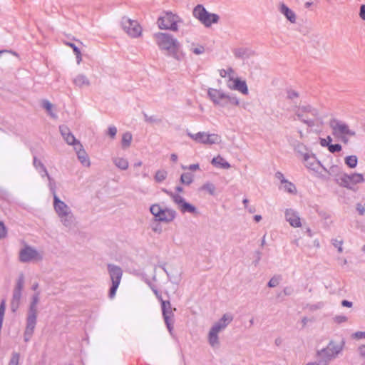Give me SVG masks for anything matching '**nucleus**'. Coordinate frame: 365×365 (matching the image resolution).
Listing matches in <instances>:
<instances>
[{"label":"nucleus","instance_id":"obj_22","mask_svg":"<svg viewBox=\"0 0 365 365\" xmlns=\"http://www.w3.org/2000/svg\"><path fill=\"white\" fill-rule=\"evenodd\" d=\"M175 216L176 212L174 210L163 208L162 212L156 220L159 222H170L175 218Z\"/></svg>","mask_w":365,"mask_h":365},{"label":"nucleus","instance_id":"obj_47","mask_svg":"<svg viewBox=\"0 0 365 365\" xmlns=\"http://www.w3.org/2000/svg\"><path fill=\"white\" fill-rule=\"evenodd\" d=\"M332 141V138L330 136H328L327 138H322L320 140V145L322 147H327L329 148V145H331Z\"/></svg>","mask_w":365,"mask_h":365},{"label":"nucleus","instance_id":"obj_15","mask_svg":"<svg viewBox=\"0 0 365 365\" xmlns=\"http://www.w3.org/2000/svg\"><path fill=\"white\" fill-rule=\"evenodd\" d=\"M24 287V277L23 274H21L16 280V285L13 290L11 301V309L13 312H16L20 307Z\"/></svg>","mask_w":365,"mask_h":365},{"label":"nucleus","instance_id":"obj_59","mask_svg":"<svg viewBox=\"0 0 365 365\" xmlns=\"http://www.w3.org/2000/svg\"><path fill=\"white\" fill-rule=\"evenodd\" d=\"M359 16L361 19L365 20V5H361L360 7Z\"/></svg>","mask_w":365,"mask_h":365},{"label":"nucleus","instance_id":"obj_62","mask_svg":"<svg viewBox=\"0 0 365 365\" xmlns=\"http://www.w3.org/2000/svg\"><path fill=\"white\" fill-rule=\"evenodd\" d=\"M284 293L285 295H290L292 294V289L290 287H285L284 289Z\"/></svg>","mask_w":365,"mask_h":365},{"label":"nucleus","instance_id":"obj_27","mask_svg":"<svg viewBox=\"0 0 365 365\" xmlns=\"http://www.w3.org/2000/svg\"><path fill=\"white\" fill-rule=\"evenodd\" d=\"M206 9L202 4H197L192 11L193 16L197 19L200 22L204 18L205 14L207 13Z\"/></svg>","mask_w":365,"mask_h":365},{"label":"nucleus","instance_id":"obj_1","mask_svg":"<svg viewBox=\"0 0 365 365\" xmlns=\"http://www.w3.org/2000/svg\"><path fill=\"white\" fill-rule=\"evenodd\" d=\"M153 36L160 50L167 51V55L178 61L183 60L185 54L182 45L172 34L158 32Z\"/></svg>","mask_w":365,"mask_h":365},{"label":"nucleus","instance_id":"obj_52","mask_svg":"<svg viewBox=\"0 0 365 365\" xmlns=\"http://www.w3.org/2000/svg\"><path fill=\"white\" fill-rule=\"evenodd\" d=\"M145 120L148 123H153V122H158L160 121L158 120L155 116H148L146 113L143 114Z\"/></svg>","mask_w":365,"mask_h":365},{"label":"nucleus","instance_id":"obj_60","mask_svg":"<svg viewBox=\"0 0 365 365\" xmlns=\"http://www.w3.org/2000/svg\"><path fill=\"white\" fill-rule=\"evenodd\" d=\"M354 336L357 339L365 338V332L364 331H357L354 333Z\"/></svg>","mask_w":365,"mask_h":365},{"label":"nucleus","instance_id":"obj_36","mask_svg":"<svg viewBox=\"0 0 365 365\" xmlns=\"http://www.w3.org/2000/svg\"><path fill=\"white\" fill-rule=\"evenodd\" d=\"M132 134L130 132H126L122 136V146L123 148H128L130 145L132 141Z\"/></svg>","mask_w":365,"mask_h":365},{"label":"nucleus","instance_id":"obj_64","mask_svg":"<svg viewBox=\"0 0 365 365\" xmlns=\"http://www.w3.org/2000/svg\"><path fill=\"white\" fill-rule=\"evenodd\" d=\"M170 160L173 162H176L178 160V155L175 153L171 154Z\"/></svg>","mask_w":365,"mask_h":365},{"label":"nucleus","instance_id":"obj_32","mask_svg":"<svg viewBox=\"0 0 365 365\" xmlns=\"http://www.w3.org/2000/svg\"><path fill=\"white\" fill-rule=\"evenodd\" d=\"M34 166L35 168L38 171L40 175H47L48 171L45 165L43 164V163L38 160L36 156L34 157V162H33Z\"/></svg>","mask_w":365,"mask_h":365},{"label":"nucleus","instance_id":"obj_12","mask_svg":"<svg viewBox=\"0 0 365 365\" xmlns=\"http://www.w3.org/2000/svg\"><path fill=\"white\" fill-rule=\"evenodd\" d=\"M335 181L340 186L351 190L355 185L364 182L365 179L363 175L360 173H353L351 175L340 173L336 176Z\"/></svg>","mask_w":365,"mask_h":365},{"label":"nucleus","instance_id":"obj_21","mask_svg":"<svg viewBox=\"0 0 365 365\" xmlns=\"http://www.w3.org/2000/svg\"><path fill=\"white\" fill-rule=\"evenodd\" d=\"M75 150L76 152L78 159L82 163L83 165L89 167L91 165L89 158L83 148L81 143H77V146H75Z\"/></svg>","mask_w":365,"mask_h":365},{"label":"nucleus","instance_id":"obj_48","mask_svg":"<svg viewBox=\"0 0 365 365\" xmlns=\"http://www.w3.org/2000/svg\"><path fill=\"white\" fill-rule=\"evenodd\" d=\"M6 236V229L4 224L0 222V239L4 238Z\"/></svg>","mask_w":365,"mask_h":365},{"label":"nucleus","instance_id":"obj_51","mask_svg":"<svg viewBox=\"0 0 365 365\" xmlns=\"http://www.w3.org/2000/svg\"><path fill=\"white\" fill-rule=\"evenodd\" d=\"M324 306V302H319L315 304L311 305L310 310L314 311V310H317V309H320L323 308Z\"/></svg>","mask_w":365,"mask_h":365},{"label":"nucleus","instance_id":"obj_37","mask_svg":"<svg viewBox=\"0 0 365 365\" xmlns=\"http://www.w3.org/2000/svg\"><path fill=\"white\" fill-rule=\"evenodd\" d=\"M358 159L356 155H349L345 158V163L351 168H354L357 165Z\"/></svg>","mask_w":365,"mask_h":365},{"label":"nucleus","instance_id":"obj_24","mask_svg":"<svg viewBox=\"0 0 365 365\" xmlns=\"http://www.w3.org/2000/svg\"><path fill=\"white\" fill-rule=\"evenodd\" d=\"M279 11L291 23L296 22L297 17L295 13L284 4H281Z\"/></svg>","mask_w":365,"mask_h":365},{"label":"nucleus","instance_id":"obj_13","mask_svg":"<svg viewBox=\"0 0 365 365\" xmlns=\"http://www.w3.org/2000/svg\"><path fill=\"white\" fill-rule=\"evenodd\" d=\"M43 259V254L39 252L35 247L26 245L20 250L19 260L22 263L31 262H39Z\"/></svg>","mask_w":365,"mask_h":365},{"label":"nucleus","instance_id":"obj_4","mask_svg":"<svg viewBox=\"0 0 365 365\" xmlns=\"http://www.w3.org/2000/svg\"><path fill=\"white\" fill-rule=\"evenodd\" d=\"M207 96L215 106L226 108L228 104L239 106L240 99L235 94H230L222 89L209 88Z\"/></svg>","mask_w":365,"mask_h":365},{"label":"nucleus","instance_id":"obj_58","mask_svg":"<svg viewBox=\"0 0 365 365\" xmlns=\"http://www.w3.org/2000/svg\"><path fill=\"white\" fill-rule=\"evenodd\" d=\"M356 210L359 212V213L361 215H363L365 212V208L364 207L361 205V204H357L356 205Z\"/></svg>","mask_w":365,"mask_h":365},{"label":"nucleus","instance_id":"obj_40","mask_svg":"<svg viewBox=\"0 0 365 365\" xmlns=\"http://www.w3.org/2000/svg\"><path fill=\"white\" fill-rule=\"evenodd\" d=\"M202 190L207 191L210 195H213L215 190V185L211 182H206L205 183L202 187Z\"/></svg>","mask_w":365,"mask_h":365},{"label":"nucleus","instance_id":"obj_9","mask_svg":"<svg viewBox=\"0 0 365 365\" xmlns=\"http://www.w3.org/2000/svg\"><path fill=\"white\" fill-rule=\"evenodd\" d=\"M298 120L308 126L314 125V120L318 116V110L310 105L301 106L294 110Z\"/></svg>","mask_w":365,"mask_h":365},{"label":"nucleus","instance_id":"obj_2","mask_svg":"<svg viewBox=\"0 0 365 365\" xmlns=\"http://www.w3.org/2000/svg\"><path fill=\"white\" fill-rule=\"evenodd\" d=\"M40 299V292H36L31 298L26 318V328L24 338L26 342L30 341L37 323L38 304Z\"/></svg>","mask_w":365,"mask_h":365},{"label":"nucleus","instance_id":"obj_10","mask_svg":"<svg viewBox=\"0 0 365 365\" xmlns=\"http://www.w3.org/2000/svg\"><path fill=\"white\" fill-rule=\"evenodd\" d=\"M297 153L302 158L307 168L317 172L319 167H322L324 170L326 168L318 160L314 154L308 150L304 146L299 145Z\"/></svg>","mask_w":365,"mask_h":365},{"label":"nucleus","instance_id":"obj_46","mask_svg":"<svg viewBox=\"0 0 365 365\" xmlns=\"http://www.w3.org/2000/svg\"><path fill=\"white\" fill-rule=\"evenodd\" d=\"M279 283V277H273L270 279V280L267 283V286L269 287H275Z\"/></svg>","mask_w":365,"mask_h":365},{"label":"nucleus","instance_id":"obj_18","mask_svg":"<svg viewBox=\"0 0 365 365\" xmlns=\"http://www.w3.org/2000/svg\"><path fill=\"white\" fill-rule=\"evenodd\" d=\"M285 218L293 227H300L302 226L299 213L293 209H287L285 210Z\"/></svg>","mask_w":365,"mask_h":365},{"label":"nucleus","instance_id":"obj_34","mask_svg":"<svg viewBox=\"0 0 365 365\" xmlns=\"http://www.w3.org/2000/svg\"><path fill=\"white\" fill-rule=\"evenodd\" d=\"M44 176H46L48 180V187L51 191V192L53 194V200H55V196H58L56 195V185L54 180L50 176L48 173L47 175H41V177L43 178Z\"/></svg>","mask_w":365,"mask_h":365},{"label":"nucleus","instance_id":"obj_20","mask_svg":"<svg viewBox=\"0 0 365 365\" xmlns=\"http://www.w3.org/2000/svg\"><path fill=\"white\" fill-rule=\"evenodd\" d=\"M230 81H233V84H227L229 88L231 90L238 91L244 95L248 94V88L245 81H242L240 78L234 79L232 77H230Z\"/></svg>","mask_w":365,"mask_h":365},{"label":"nucleus","instance_id":"obj_54","mask_svg":"<svg viewBox=\"0 0 365 365\" xmlns=\"http://www.w3.org/2000/svg\"><path fill=\"white\" fill-rule=\"evenodd\" d=\"M346 320V317L343 315H337L334 317V321L339 324L345 322Z\"/></svg>","mask_w":365,"mask_h":365},{"label":"nucleus","instance_id":"obj_55","mask_svg":"<svg viewBox=\"0 0 365 365\" xmlns=\"http://www.w3.org/2000/svg\"><path fill=\"white\" fill-rule=\"evenodd\" d=\"M67 45L72 48L73 53L75 55L80 54V49L73 43H68Z\"/></svg>","mask_w":365,"mask_h":365},{"label":"nucleus","instance_id":"obj_3","mask_svg":"<svg viewBox=\"0 0 365 365\" xmlns=\"http://www.w3.org/2000/svg\"><path fill=\"white\" fill-rule=\"evenodd\" d=\"M344 346V339H342L339 343L334 340H330L326 347L317 350L316 356L320 359L321 365H329L331 361L337 358L342 353Z\"/></svg>","mask_w":365,"mask_h":365},{"label":"nucleus","instance_id":"obj_26","mask_svg":"<svg viewBox=\"0 0 365 365\" xmlns=\"http://www.w3.org/2000/svg\"><path fill=\"white\" fill-rule=\"evenodd\" d=\"M253 52L247 48H238L234 50V55L238 58H248Z\"/></svg>","mask_w":365,"mask_h":365},{"label":"nucleus","instance_id":"obj_41","mask_svg":"<svg viewBox=\"0 0 365 365\" xmlns=\"http://www.w3.org/2000/svg\"><path fill=\"white\" fill-rule=\"evenodd\" d=\"M20 359V354L16 352H14L11 355L10 361L8 365H19Z\"/></svg>","mask_w":365,"mask_h":365},{"label":"nucleus","instance_id":"obj_23","mask_svg":"<svg viewBox=\"0 0 365 365\" xmlns=\"http://www.w3.org/2000/svg\"><path fill=\"white\" fill-rule=\"evenodd\" d=\"M220 17L216 14H212L207 11L204 18L200 21L202 24H203L205 27L208 28L212 26V24L218 23Z\"/></svg>","mask_w":365,"mask_h":365},{"label":"nucleus","instance_id":"obj_31","mask_svg":"<svg viewBox=\"0 0 365 365\" xmlns=\"http://www.w3.org/2000/svg\"><path fill=\"white\" fill-rule=\"evenodd\" d=\"M163 191L172 197L173 202L178 205V208L185 202V198L178 193H173L166 189H163Z\"/></svg>","mask_w":365,"mask_h":365},{"label":"nucleus","instance_id":"obj_16","mask_svg":"<svg viewBox=\"0 0 365 365\" xmlns=\"http://www.w3.org/2000/svg\"><path fill=\"white\" fill-rule=\"evenodd\" d=\"M187 135L195 142L206 145L216 144L220 141V136L214 133L207 134L205 132H198L197 133L192 134L187 130Z\"/></svg>","mask_w":365,"mask_h":365},{"label":"nucleus","instance_id":"obj_7","mask_svg":"<svg viewBox=\"0 0 365 365\" xmlns=\"http://www.w3.org/2000/svg\"><path fill=\"white\" fill-rule=\"evenodd\" d=\"M232 320L233 316L231 314L226 313L213 324L208 334V341L212 347L219 346L218 333L223 331Z\"/></svg>","mask_w":365,"mask_h":365},{"label":"nucleus","instance_id":"obj_8","mask_svg":"<svg viewBox=\"0 0 365 365\" xmlns=\"http://www.w3.org/2000/svg\"><path fill=\"white\" fill-rule=\"evenodd\" d=\"M157 23L160 29L177 31H178V24L182 23V19L171 11H164L158 19Z\"/></svg>","mask_w":365,"mask_h":365},{"label":"nucleus","instance_id":"obj_49","mask_svg":"<svg viewBox=\"0 0 365 365\" xmlns=\"http://www.w3.org/2000/svg\"><path fill=\"white\" fill-rule=\"evenodd\" d=\"M117 133V128L112 125V126H110L108 128V134L111 137V138H114L115 136Z\"/></svg>","mask_w":365,"mask_h":365},{"label":"nucleus","instance_id":"obj_57","mask_svg":"<svg viewBox=\"0 0 365 365\" xmlns=\"http://www.w3.org/2000/svg\"><path fill=\"white\" fill-rule=\"evenodd\" d=\"M358 352L361 357H365V344L358 348Z\"/></svg>","mask_w":365,"mask_h":365},{"label":"nucleus","instance_id":"obj_28","mask_svg":"<svg viewBox=\"0 0 365 365\" xmlns=\"http://www.w3.org/2000/svg\"><path fill=\"white\" fill-rule=\"evenodd\" d=\"M211 163L214 166L217 168H220L223 169H228L230 168V164L220 155H218L216 158H214L212 160Z\"/></svg>","mask_w":365,"mask_h":365},{"label":"nucleus","instance_id":"obj_11","mask_svg":"<svg viewBox=\"0 0 365 365\" xmlns=\"http://www.w3.org/2000/svg\"><path fill=\"white\" fill-rule=\"evenodd\" d=\"M107 267L112 282V285L109 289L108 297L113 299L120 283L123 270L119 266L113 264H108Z\"/></svg>","mask_w":365,"mask_h":365},{"label":"nucleus","instance_id":"obj_44","mask_svg":"<svg viewBox=\"0 0 365 365\" xmlns=\"http://www.w3.org/2000/svg\"><path fill=\"white\" fill-rule=\"evenodd\" d=\"M329 151L331 153H337L341 150V145L340 144H331L329 145Z\"/></svg>","mask_w":365,"mask_h":365},{"label":"nucleus","instance_id":"obj_25","mask_svg":"<svg viewBox=\"0 0 365 365\" xmlns=\"http://www.w3.org/2000/svg\"><path fill=\"white\" fill-rule=\"evenodd\" d=\"M73 84L78 87L83 88L84 86H89L91 83L89 79L84 74H78L73 79Z\"/></svg>","mask_w":365,"mask_h":365},{"label":"nucleus","instance_id":"obj_38","mask_svg":"<svg viewBox=\"0 0 365 365\" xmlns=\"http://www.w3.org/2000/svg\"><path fill=\"white\" fill-rule=\"evenodd\" d=\"M163 210V208H162L158 204L152 205L150 207L151 214L153 215L156 219L158 218Z\"/></svg>","mask_w":365,"mask_h":365},{"label":"nucleus","instance_id":"obj_56","mask_svg":"<svg viewBox=\"0 0 365 365\" xmlns=\"http://www.w3.org/2000/svg\"><path fill=\"white\" fill-rule=\"evenodd\" d=\"M182 169L188 168L190 170H197L200 168V166H199V164L196 163V164L190 165L188 168H187L186 166H182Z\"/></svg>","mask_w":365,"mask_h":365},{"label":"nucleus","instance_id":"obj_63","mask_svg":"<svg viewBox=\"0 0 365 365\" xmlns=\"http://www.w3.org/2000/svg\"><path fill=\"white\" fill-rule=\"evenodd\" d=\"M220 75L221 77L225 78L227 75V71L225 69H221L220 71Z\"/></svg>","mask_w":365,"mask_h":365},{"label":"nucleus","instance_id":"obj_61","mask_svg":"<svg viewBox=\"0 0 365 365\" xmlns=\"http://www.w3.org/2000/svg\"><path fill=\"white\" fill-rule=\"evenodd\" d=\"M341 305L343 307H351L352 306V302L348 300H343L341 302Z\"/></svg>","mask_w":365,"mask_h":365},{"label":"nucleus","instance_id":"obj_14","mask_svg":"<svg viewBox=\"0 0 365 365\" xmlns=\"http://www.w3.org/2000/svg\"><path fill=\"white\" fill-rule=\"evenodd\" d=\"M160 301L161 302L162 314L165 324L170 334H172L174 324V312L176 311V308H173L170 302L163 300L162 297H160Z\"/></svg>","mask_w":365,"mask_h":365},{"label":"nucleus","instance_id":"obj_29","mask_svg":"<svg viewBox=\"0 0 365 365\" xmlns=\"http://www.w3.org/2000/svg\"><path fill=\"white\" fill-rule=\"evenodd\" d=\"M113 163L115 165L122 170H125L128 169L129 163L127 159L120 157L113 158Z\"/></svg>","mask_w":365,"mask_h":365},{"label":"nucleus","instance_id":"obj_19","mask_svg":"<svg viewBox=\"0 0 365 365\" xmlns=\"http://www.w3.org/2000/svg\"><path fill=\"white\" fill-rule=\"evenodd\" d=\"M59 130L64 140L68 145H72L75 148V146H77V143H81L78 140H76L73 134L66 125H60Z\"/></svg>","mask_w":365,"mask_h":365},{"label":"nucleus","instance_id":"obj_50","mask_svg":"<svg viewBox=\"0 0 365 365\" xmlns=\"http://www.w3.org/2000/svg\"><path fill=\"white\" fill-rule=\"evenodd\" d=\"M333 245L338 249L339 252H342V242L337 240H334Z\"/></svg>","mask_w":365,"mask_h":365},{"label":"nucleus","instance_id":"obj_39","mask_svg":"<svg viewBox=\"0 0 365 365\" xmlns=\"http://www.w3.org/2000/svg\"><path fill=\"white\" fill-rule=\"evenodd\" d=\"M284 190L291 194L296 192V187L295 185L291 182L287 180V182H284Z\"/></svg>","mask_w":365,"mask_h":365},{"label":"nucleus","instance_id":"obj_53","mask_svg":"<svg viewBox=\"0 0 365 365\" xmlns=\"http://www.w3.org/2000/svg\"><path fill=\"white\" fill-rule=\"evenodd\" d=\"M275 178L279 180L282 184L284 182H287V180L284 178L283 173L279 171L275 173Z\"/></svg>","mask_w":365,"mask_h":365},{"label":"nucleus","instance_id":"obj_5","mask_svg":"<svg viewBox=\"0 0 365 365\" xmlns=\"http://www.w3.org/2000/svg\"><path fill=\"white\" fill-rule=\"evenodd\" d=\"M53 209L58 215L62 225L68 230L75 226L76 218L68 205L58 196H55L53 200Z\"/></svg>","mask_w":365,"mask_h":365},{"label":"nucleus","instance_id":"obj_17","mask_svg":"<svg viewBox=\"0 0 365 365\" xmlns=\"http://www.w3.org/2000/svg\"><path fill=\"white\" fill-rule=\"evenodd\" d=\"M121 25L123 30L133 38L139 37L142 34V28L136 21L123 17L121 20Z\"/></svg>","mask_w":365,"mask_h":365},{"label":"nucleus","instance_id":"obj_33","mask_svg":"<svg viewBox=\"0 0 365 365\" xmlns=\"http://www.w3.org/2000/svg\"><path fill=\"white\" fill-rule=\"evenodd\" d=\"M167 176L168 172L165 170H158L155 172V174L154 175V180L156 182L160 183L163 182L167 178Z\"/></svg>","mask_w":365,"mask_h":365},{"label":"nucleus","instance_id":"obj_43","mask_svg":"<svg viewBox=\"0 0 365 365\" xmlns=\"http://www.w3.org/2000/svg\"><path fill=\"white\" fill-rule=\"evenodd\" d=\"M42 106L49 113V114L52 117H53V118L56 117V115L51 112L53 105L48 101H47V100L43 101Z\"/></svg>","mask_w":365,"mask_h":365},{"label":"nucleus","instance_id":"obj_6","mask_svg":"<svg viewBox=\"0 0 365 365\" xmlns=\"http://www.w3.org/2000/svg\"><path fill=\"white\" fill-rule=\"evenodd\" d=\"M329 126L332 130V135L339 139L344 144H347L349 141V137L356 135V132L351 130L349 125L344 121L332 118L329 120Z\"/></svg>","mask_w":365,"mask_h":365},{"label":"nucleus","instance_id":"obj_30","mask_svg":"<svg viewBox=\"0 0 365 365\" xmlns=\"http://www.w3.org/2000/svg\"><path fill=\"white\" fill-rule=\"evenodd\" d=\"M179 210L182 213L189 212L194 215L198 214L197 208L186 201L181 205V206L179 207Z\"/></svg>","mask_w":365,"mask_h":365},{"label":"nucleus","instance_id":"obj_35","mask_svg":"<svg viewBox=\"0 0 365 365\" xmlns=\"http://www.w3.org/2000/svg\"><path fill=\"white\" fill-rule=\"evenodd\" d=\"M194 179V175L191 173H182L180 176V182L182 184L190 185Z\"/></svg>","mask_w":365,"mask_h":365},{"label":"nucleus","instance_id":"obj_42","mask_svg":"<svg viewBox=\"0 0 365 365\" xmlns=\"http://www.w3.org/2000/svg\"><path fill=\"white\" fill-rule=\"evenodd\" d=\"M190 51L196 55H200L205 52V49L202 45H197L194 47V44H192Z\"/></svg>","mask_w":365,"mask_h":365},{"label":"nucleus","instance_id":"obj_45","mask_svg":"<svg viewBox=\"0 0 365 365\" xmlns=\"http://www.w3.org/2000/svg\"><path fill=\"white\" fill-rule=\"evenodd\" d=\"M287 98L290 100H294L295 98H299V93L296 91L288 89L287 91Z\"/></svg>","mask_w":365,"mask_h":365}]
</instances>
